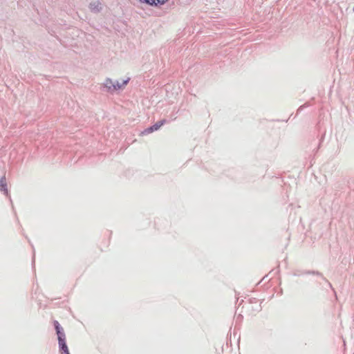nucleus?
<instances>
[{"label":"nucleus","instance_id":"1","mask_svg":"<svg viewBox=\"0 0 354 354\" xmlns=\"http://www.w3.org/2000/svg\"><path fill=\"white\" fill-rule=\"evenodd\" d=\"M54 324H55V327L57 334L58 336L60 353L61 354H70L68 348L66 344L65 335L62 331V328L59 326V324L58 323V322L55 321Z\"/></svg>","mask_w":354,"mask_h":354},{"label":"nucleus","instance_id":"2","mask_svg":"<svg viewBox=\"0 0 354 354\" xmlns=\"http://www.w3.org/2000/svg\"><path fill=\"white\" fill-rule=\"evenodd\" d=\"M130 78L128 77L127 80H123L122 83L118 82H113L111 79H106L104 82V86L108 89L109 91L113 92L119 89L123 88L129 82Z\"/></svg>","mask_w":354,"mask_h":354},{"label":"nucleus","instance_id":"3","mask_svg":"<svg viewBox=\"0 0 354 354\" xmlns=\"http://www.w3.org/2000/svg\"><path fill=\"white\" fill-rule=\"evenodd\" d=\"M166 123V120H162L157 122L156 124L152 125L151 127L145 129L143 131L141 132V135H147L153 133L155 131H158L162 126H163Z\"/></svg>","mask_w":354,"mask_h":354},{"label":"nucleus","instance_id":"4","mask_svg":"<svg viewBox=\"0 0 354 354\" xmlns=\"http://www.w3.org/2000/svg\"><path fill=\"white\" fill-rule=\"evenodd\" d=\"M140 1H144L145 3L149 4L151 6H158V5L164 4L168 0H140Z\"/></svg>","mask_w":354,"mask_h":354},{"label":"nucleus","instance_id":"5","mask_svg":"<svg viewBox=\"0 0 354 354\" xmlns=\"http://www.w3.org/2000/svg\"><path fill=\"white\" fill-rule=\"evenodd\" d=\"M0 190L3 192L4 194H8V189H7V183L6 179L5 176H3L0 179Z\"/></svg>","mask_w":354,"mask_h":354},{"label":"nucleus","instance_id":"6","mask_svg":"<svg viewBox=\"0 0 354 354\" xmlns=\"http://www.w3.org/2000/svg\"><path fill=\"white\" fill-rule=\"evenodd\" d=\"M353 354H354V353H353Z\"/></svg>","mask_w":354,"mask_h":354}]
</instances>
